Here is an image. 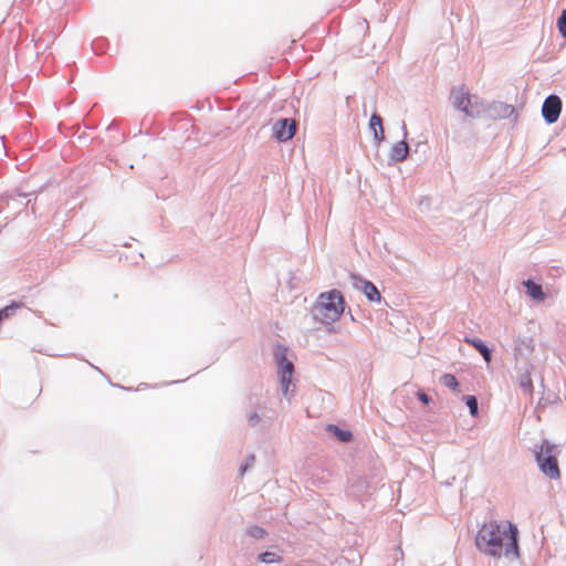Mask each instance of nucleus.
I'll return each instance as SVG.
<instances>
[{"label": "nucleus", "instance_id": "nucleus-26", "mask_svg": "<svg viewBox=\"0 0 566 566\" xmlns=\"http://www.w3.org/2000/svg\"><path fill=\"white\" fill-rule=\"evenodd\" d=\"M417 397H418V399H419L422 403H424V405H428V403L431 401V397H430L429 395H427V394H426L424 391H422V390H419V391L417 392Z\"/></svg>", "mask_w": 566, "mask_h": 566}, {"label": "nucleus", "instance_id": "nucleus-24", "mask_svg": "<svg viewBox=\"0 0 566 566\" xmlns=\"http://www.w3.org/2000/svg\"><path fill=\"white\" fill-rule=\"evenodd\" d=\"M255 457L250 454L245 462L240 467V474L243 475L254 463Z\"/></svg>", "mask_w": 566, "mask_h": 566}, {"label": "nucleus", "instance_id": "nucleus-12", "mask_svg": "<svg viewBox=\"0 0 566 566\" xmlns=\"http://www.w3.org/2000/svg\"><path fill=\"white\" fill-rule=\"evenodd\" d=\"M523 285L526 287V293L528 296H531L535 301H544L546 297V294L543 291V287L541 284H537L533 280L528 279L523 282Z\"/></svg>", "mask_w": 566, "mask_h": 566}, {"label": "nucleus", "instance_id": "nucleus-9", "mask_svg": "<svg viewBox=\"0 0 566 566\" xmlns=\"http://www.w3.org/2000/svg\"><path fill=\"white\" fill-rule=\"evenodd\" d=\"M350 279H352L353 286L356 290L361 291L365 294V296L368 298V301L380 303L381 295L373 282L365 280L355 274H352Z\"/></svg>", "mask_w": 566, "mask_h": 566}, {"label": "nucleus", "instance_id": "nucleus-5", "mask_svg": "<svg viewBox=\"0 0 566 566\" xmlns=\"http://www.w3.org/2000/svg\"><path fill=\"white\" fill-rule=\"evenodd\" d=\"M245 418L250 427H256L265 418L268 413V400L261 391L249 394L247 398Z\"/></svg>", "mask_w": 566, "mask_h": 566}, {"label": "nucleus", "instance_id": "nucleus-2", "mask_svg": "<svg viewBox=\"0 0 566 566\" xmlns=\"http://www.w3.org/2000/svg\"><path fill=\"white\" fill-rule=\"evenodd\" d=\"M345 310V300L338 290L321 293L311 308L314 321L325 325L336 322Z\"/></svg>", "mask_w": 566, "mask_h": 566}, {"label": "nucleus", "instance_id": "nucleus-25", "mask_svg": "<svg viewBox=\"0 0 566 566\" xmlns=\"http://www.w3.org/2000/svg\"><path fill=\"white\" fill-rule=\"evenodd\" d=\"M374 139L377 144H380L385 140V132L384 127L377 128L373 130Z\"/></svg>", "mask_w": 566, "mask_h": 566}, {"label": "nucleus", "instance_id": "nucleus-21", "mask_svg": "<svg viewBox=\"0 0 566 566\" xmlns=\"http://www.w3.org/2000/svg\"><path fill=\"white\" fill-rule=\"evenodd\" d=\"M557 28L562 36L566 40V9L562 11V14L557 19Z\"/></svg>", "mask_w": 566, "mask_h": 566}, {"label": "nucleus", "instance_id": "nucleus-16", "mask_svg": "<svg viewBox=\"0 0 566 566\" xmlns=\"http://www.w3.org/2000/svg\"><path fill=\"white\" fill-rule=\"evenodd\" d=\"M440 382L444 387L451 389L452 391H454L457 394L461 392L460 384H459L458 379L455 378V376L452 374H443L440 377Z\"/></svg>", "mask_w": 566, "mask_h": 566}, {"label": "nucleus", "instance_id": "nucleus-20", "mask_svg": "<svg viewBox=\"0 0 566 566\" xmlns=\"http://www.w3.org/2000/svg\"><path fill=\"white\" fill-rule=\"evenodd\" d=\"M247 534L255 539H261L265 537L268 532L259 525H252L247 528Z\"/></svg>", "mask_w": 566, "mask_h": 566}, {"label": "nucleus", "instance_id": "nucleus-1", "mask_svg": "<svg viewBox=\"0 0 566 566\" xmlns=\"http://www.w3.org/2000/svg\"><path fill=\"white\" fill-rule=\"evenodd\" d=\"M478 551L494 559L505 557L509 560L520 558L518 530L510 521L484 523L475 535Z\"/></svg>", "mask_w": 566, "mask_h": 566}, {"label": "nucleus", "instance_id": "nucleus-10", "mask_svg": "<svg viewBox=\"0 0 566 566\" xmlns=\"http://www.w3.org/2000/svg\"><path fill=\"white\" fill-rule=\"evenodd\" d=\"M402 132H403V138L402 140L397 142L389 151V161L390 163H401L403 161L408 154H409V145L406 142V138L408 136V130L406 127V123L402 122Z\"/></svg>", "mask_w": 566, "mask_h": 566}, {"label": "nucleus", "instance_id": "nucleus-4", "mask_svg": "<svg viewBox=\"0 0 566 566\" xmlns=\"http://www.w3.org/2000/svg\"><path fill=\"white\" fill-rule=\"evenodd\" d=\"M450 101L454 108L463 112L469 117L475 118L482 114V104L479 102V97L471 96L464 85L451 90Z\"/></svg>", "mask_w": 566, "mask_h": 566}, {"label": "nucleus", "instance_id": "nucleus-8", "mask_svg": "<svg viewBox=\"0 0 566 566\" xmlns=\"http://www.w3.org/2000/svg\"><path fill=\"white\" fill-rule=\"evenodd\" d=\"M296 122L293 118H281L273 124V136L279 142L290 140L296 133Z\"/></svg>", "mask_w": 566, "mask_h": 566}, {"label": "nucleus", "instance_id": "nucleus-3", "mask_svg": "<svg viewBox=\"0 0 566 566\" xmlns=\"http://www.w3.org/2000/svg\"><path fill=\"white\" fill-rule=\"evenodd\" d=\"M559 449L557 444L551 443L548 440H543L538 450H535V459L542 473L552 480H557L560 476L557 455Z\"/></svg>", "mask_w": 566, "mask_h": 566}, {"label": "nucleus", "instance_id": "nucleus-18", "mask_svg": "<svg viewBox=\"0 0 566 566\" xmlns=\"http://www.w3.org/2000/svg\"><path fill=\"white\" fill-rule=\"evenodd\" d=\"M259 560L264 564H273L282 562V557L274 552H264L259 555Z\"/></svg>", "mask_w": 566, "mask_h": 566}, {"label": "nucleus", "instance_id": "nucleus-13", "mask_svg": "<svg viewBox=\"0 0 566 566\" xmlns=\"http://www.w3.org/2000/svg\"><path fill=\"white\" fill-rule=\"evenodd\" d=\"M284 352H285V349H283L282 352L275 353L277 367L280 369V375L292 376V374L294 371V365L291 360H289L286 358V355Z\"/></svg>", "mask_w": 566, "mask_h": 566}, {"label": "nucleus", "instance_id": "nucleus-15", "mask_svg": "<svg viewBox=\"0 0 566 566\" xmlns=\"http://www.w3.org/2000/svg\"><path fill=\"white\" fill-rule=\"evenodd\" d=\"M518 386L526 395L532 397L534 387H533V381H532V378H531V375L528 371L520 374Z\"/></svg>", "mask_w": 566, "mask_h": 566}, {"label": "nucleus", "instance_id": "nucleus-11", "mask_svg": "<svg viewBox=\"0 0 566 566\" xmlns=\"http://www.w3.org/2000/svg\"><path fill=\"white\" fill-rule=\"evenodd\" d=\"M464 342L471 346H473L483 357L486 363H490L492 359V350L476 337L465 336Z\"/></svg>", "mask_w": 566, "mask_h": 566}, {"label": "nucleus", "instance_id": "nucleus-23", "mask_svg": "<svg viewBox=\"0 0 566 566\" xmlns=\"http://www.w3.org/2000/svg\"><path fill=\"white\" fill-rule=\"evenodd\" d=\"M282 391L285 397L289 396V386L291 384V376L289 375H280Z\"/></svg>", "mask_w": 566, "mask_h": 566}, {"label": "nucleus", "instance_id": "nucleus-27", "mask_svg": "<svg viewBox=\"0 0 566 566\" xmlns=\"http://www.w3.org/2000/svg\"><path fill=\"white\" fill-rule=\"evenodd\" d=\"M101 41H95L92 43V46H93V50L96 51L97 50V45L99 44Z\"/></svg>", "mask_w": 566, "mask_h": 566}, {"label": "nucleus", "instance_id": "nucleus-6", "mask_svg": "<svg viewBox=\"0 0 566 566\" xmlns=\"http://www.w3.org/2000/svg\"><path fill=\"white\" fill-rule=\"evenodd\" d=\"M562 112V99L555 94L548 95L542 105V116L547 124L557 122Z\"/></svg>", "mask_w": 566, "mask_h": 566}, {"label": "nucleus", "instance_id": "nucleus-19", "mask_svg": "<svg viewBox=\"0 0 566 566\" xmlns=\"http://www.w3.org/2000/svg\"><path fill=\"white\" fill-rule=\"evenodd\" d=\"M465 405L469 408L470 415L476 417L479 413V402L475 396H464Z\"/></svg>", "mask_w": 566, "mask_h": 566}, {"label": "nucleus", "instance_id": "nucleus-7", "mask_svg": "<svg viewBox=\"0 0 566 566\" xmlns=\"http://www.w3.org/2000/svg\"><path fill=\"white\" fill-rule=\"evenodd\" d=\"M515 112V108L511 104L504 102L494 101L488 104L485 107L482 105V113H485L490 119H503L509 118Z\"/></svg>", "mask_w": 566, "mask_h": 566}, {"label": "nucleus", "instance_id": "nucleus-14", "mask_svg": "<svg viewBox=\"0 0 566 566\" xmlns=\"http://www.w3.org/2000/svg\"><path fill=\"white\" fill-rule=\"evenodd\" d=\"M326 431L335 437L339 442L347 443L353 439V433L349 430L342 429L336 424H327Z\"/></svg>", "mask_w": 566, "mask_h": 566}, {"label": "nucleus", "instance_id": "nucleus-22", "mask_svg": "<svg viewBox=\"0 0 566 566\" xmlns=\"http://www.w3.org/2000/svg\"><path fill=\"white\" fill-rule=\"evenodd\" d=\"M369 127L371 130L382 127V118L377 113H374L369 120Z\"/></svg>", "mask_w": 566, "mask_h": 566}, {"label": "nucleus", "instance_id": "nucleus-17", "mask_svg": "<svg viewBox=\"0 0 566 566\" xmlns=\"http://www.w3.org/2000/svg\"><path fill=\"white\" fill-rule=\"evenodd\" d=\"M22 306L23 304L21 302H12L3 308H0V319L3 321L4 318L14 315V313Z\"/></svg>", "mask_w": 566, "mask_h": 566}]
</instances>
